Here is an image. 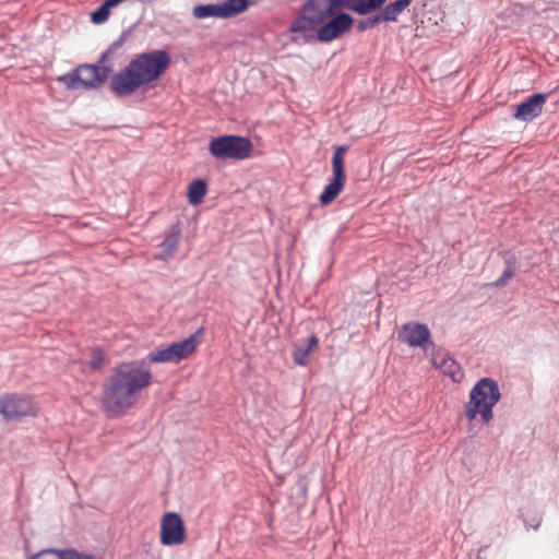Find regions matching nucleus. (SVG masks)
Listing matches in <instances>:
<instances>
[{"instance_id":"obj_4","label":"nucleus","mask_w":559,"mask_h":559,"mask_svg":"<svg viewBox=\"0 0 559 559\" xmlns=\"http://www.w3.org/2000/svg\"><path fill=\"white\" fill-rule=\"evenodd\" d=\"M501 399V393L496 380L491 378L480 379L469 393L465 415L468 420H474L480 414L485 423L493 418L492 408Z\"/></svg>"},{"instance_id":"obj_25","label":"nucleus","mask_w":559,"mask_h":559,"mask_svg":"<svg viewBox=\"0 0 559 559\" xmlns=\"http://www.w3.org/2000/svg\"><path fill=\"white\" fill-rule=\"evenodd\" d=\"M380 22H383L382 11L380 12V14H378V15L373 16L372 19L368 20V26L369 27H373L374 25H377Z\"/></svg>"},{"instance_id":"obj_14","label":"nucleus","mask_w":559,"mask_h":559,"mask_svg":"<svg viewBox=\"0 0 559 559\" xmlns=\"http://www.w3.org/2000/svg\"><path fill=\"white\" fill-rule=\"evenodd\" d=\"M203 340V329L197 330L188 338L177 342V361L189 357Z\"/></svg>"},{"instance_id":"obj_17","label":"nucleus","mask_w":559,"mask_h":559,"mask_svg":"<svg viewBox=\"0 0 559 559\" xmlns=\"http://www.w3.org/2000/svg\"><path fill=\"white\" fill-rule=\"evenodd\" d=\"M206 182L204 180L198 179L192 181L188 186V201L191 205H199L203 202V199L206 194Z\"/></svg>"},{"instance_id":"obj_16","label":"nucleus","mask_w":559,"mask_h":559,"mask_svg":"<svg viewBox=\"0 0 559 559\" xmlns=\"http://www.w3.org/2000/svg\"><path fill=\"white\" fill-rule=\"evenodd\" d=\"M160 542L164 545H175V511L167 512L162 521Z\"/></svg>"},{"instance_id":"obj_24","label":"nucleus","mask_w":559,"mask_h":559,"mask_svg":"<svg viewBox=\"0 0 559 559\" xmlns=\"http://www.w3.org/2000/svg\"><path fill=\"white\" fill-rule=\"evenodd\" d=\"M186 539V528L181 516L177 513V545L183 543Z\"/></svg>"},{"instance_id":"obj_5","label":"nucleus","mask_w":559,"mask_h":559,"mask_svg":"<svg viewBox=\"0 0 559 559\" xmlns=\"http://www.w3.org/2000/svg\"><path fill=\"white\" fill-rule=\"evenodd\" d=\"M253 145L248 138L222 135L209 143V152L216 159L242 160L251 156Z\"/></svg>"},{"instance_id":"obj_20","label":"nucleus","mask_w":559,"mask_h":559,"mask_svg":"<svg viewBox=\"0 0 559 559\" xmlns=\"http://www.w3.org/2000/svg\"><path fill=\"white\" fill-rule=\"evenodd\" d=\"M175 358V342L167 345L164 349L151 352L148 359L151 362H166Z\"/></svg>"},{"instance_id":"obj_15","label":"nucleus","mask_w":559,"mask_h":559,"mask_svg":"<svg viewBox=\"0 0 559 559\" xmlns=\"http://www.w3.org/2000/svg\"><path fill=\"white\" fill-rule=\"evenodd\" d=\"M506 267L501 274V276L496 280L491 286L495 287H503L507 285L508 281L514 275L516 269V257L510 251L507 250L502 253Z\"/></svg>"},{"instance_id":"obj_9","label":"nucleus","mask_w":559,"mask_h":559,"mask_svg":"<svg viewBox=\"0 0 559 559\" xmlns=\"http://www.w3.org/2000/svg\"><path fill=\"white\" fill-rule=\"evenodd\" d=\"M0 414L8 421L20 420L22 417L33 414V407L28 397L7 394L0 397Z\"/></svg>"},{"instance_id":"obj_10","label":"nucleus","mask_w":559,"mask_h":559,"mask_svg":"<svg viewBox=\"0 0 559 559\" xmlns=\"http://www.w3.org/2000/svg\"><path fill=\"white\" fill-rule=\"evenodd\" d=\"M399 337L402 342L412 347L424 346L427 343L435 346V344L430 342V331L424 323H405L399 333Z\"/></svg>"},{"instance_id":"obj_18","label":"nucleus","mask_w":559,"mask_h":559,"mask_svg":"<svg viewBox=\"0 0 559 559\" xmlns=\"http://www.w3.org/2000/svg\"><path fill=\"white\" fill-rule=\"evenodd\" d=\"M413 0H396L382 9L383 22H395Z\"/></svg>"},{"instance_id":"obj_22","label":"nucleus","mask_w":559,"mask_h":559,"mask_svg":"<svg viewBox=\"0 0 559 559\" xmlns=\"http://www.w3.org/2000/svg\"><path fill=\"white\" fill-rule=\"evenodd\" d=\"M31 559H68V550L44 549L35 554Z\"/></svg>"},{"instance_id":"obj_12","label":"nucleus","mask_w":559,"mask_h":559,"mask_svg":"<svg viewBox=\"0 0 559 559\" xmlns=\"http://www.w3.org/2000/svg\"><path fill=\"white\" fill-rule=\"evenodd\" d=\"M431 361L436 368L449 376L454 382H460L462 380L463 372L461 370V366L448 352L438 349L432 354Z\"/></svg>"},{"instance_id":"obj_26","label":"nucleus","mask_w":559,"mask_h":559,"mask_svg":"<svg viewBox=\"0 0 559 559\" xmlns=\"http://www.w3.org/2000/svg\"><path fill=\"white\" fill-rule=\"evenodd\" d=\"M122 0H105L104 3L108 5L109 8H112L117 4H119Z\"/></svg>"},{"instance_id":"obj_2","label":"nucleus","mask_w":559,"mask_h":559,"mask_svg":"<svg viewBox=\"0 0 559 559\" xmlns=\"http://www.w3.org/2000/svg\"><path fill=\"white\" fill-rule=\"evenodd\" d=\"M151 378V371L143 361L118 365L103 383L102 403L106 415L110 418L121 416L136 402Z\"/></svg>"},{"instance_id":"obj_11","label":"nucleus","mask_w":559,"mask_h":559,"mask_svg":"<svg viewBox=\"0 0 559 559\" xmlns=\"http://www.w3.org/2000/svg\"><path fill=\"white\" fill-rule=\"evenodd\" d=\"M547 96L545 94H534L523 103L519 104L514 112V118L521 121H532L538 117L544 108Z\"/></svg>"},{"instance_id":"obj_6","label":"nucleus","mask_w":559,"mask_h":559,"mask_svg":"<svg viewBox=\"0 0 559 559\" xmlns=\"http://www.w3.org/2000/svg\"><path fill=\"white\" fill-rule=\"evenodd\" d=\"M108 72L109 70L106 67L82 64L72 73L60 76L58 81L71 91L80 87L95 88L106 81Z\"/></svg>"},{"instance_id":"obj_21","label":"nucleus","mask_w":559,"mask_h":559,"mask_svg":"<svg viewBox=\"0 0 559 559\" xmlns=\"http://www.w3.org/2000/svg\"><path fill=\"white\" fill-rule=\"evenodd\" d=\"M108 364L106 353L102 348H94L91 353L90 367L93 371L103 369Z\"/></svg>"},{"instance_id":"obj_7","label":"nucleus","mask_w":559,"mask_h":559,"mask_svg":"<svg viewBox=\"0 0 559 559\" xmlns=\"http://www.w3.org/2000/svg\"><path fill=\"white\" fill-rule=\"evenodd\" d=\"M347 151L346 146H336L332 156V171L333 178L330 183L324 188L319 200L323 205L333 202L345 185V170H344V156Z\"/></svg>"},{"instance_id":"obj_19","label":"nucleus","mask_w":559,"mask_h":559,"mask_svg":"<svg viewBox=\"0 0 559 559\" xmlns=\"http://www.w3.org/2000/svg\"><path fill=\"white\" fill-rule=\"evenodd\" d=\"M354 12L360 15H367L380 9L386 0H354Z\"/></svg>"},{"instance_id":"obj_1","label":"nucleus","mask_w":559,"mask_h":559,"mask_svg":"<svg viewBox=\"0 0 559 559\" xmlns=\"http://www.w3.org/2000/svg\"><path fill=\"white\" fill-rule=\"evenodd\" d=\"M354 0H308L288 28L292 40L330 43L342 37L353 27L354 19L337 11L345 8L354 12Z\"/></svg>"},{"instance_id":"obj_8","label":"nucleus","mask_w":559,"mask_h":559,"mask_svg":"<svg viewBox=\"0 0 559 559\" xmlns=\"http://www.w3.org/2000/svg\"><path fill=\"white\" fill-rule=\"evenodd\" d=\"M249 8V0H224L214 4H200L193 8L197 19L218 17L229 19L245 12Z\"/></svg>"},{"instance_id":"obj_23","label":"nucleus","mask_w":559,"mask_h":559,"mask_svg":"<svg viewBox=\"0 0 559 559\" xmlns=\"http://www.w3.org/2000/svg\"><path fill=\"white\" fill-rule=\"evenodd\" d=\"M110 8L103 3L96 11L92 13V21L95 24L104 23L109 16Z\"/></svg>"},{"instance_id":"obj_27","label":"nucleus","mask_w":559,"mask_h":559,"mask_svg":"<svg viewBox=\"0 0 559 559\" xmlns=\"http://www.w3.org/2000/svg\"><path fill=\"white\" fill-rule=\"evenodd\" d=\"M367 27H369V26H368V21H361V22H359V24H358V29H359V31H365Z\"/></svg>"},{"instance_id":"obj_28","label":"nucleus","mask_w":559,"mask_h":559,"mask_svg":"<svg viewBox=\"0 0 559 559\" xmlns=\"http://www.w3.org/2000/svg\"><path fill=\"white\" fill-rule=\"evenodd\" d=\"M173 248H174L173 246H169V247H168V249L165 251V254H164L163 257H166V255H169V257H170V255H171V249H173Z\"/></svg>"},{"instance_id":"obj_3","label":"nucleus","mask_w":559,"mask_h":559,"mask_svg":"<svg viewBox=\"0 0 559 559\" xmlns=\"http://www.w3.org/2000/svg\"><path fill=\"white\" fill-rule=\"evenodd\" d=\"M171 62L165 50H153L136 55L129 64L112 76L111 91L118 96H128L138 88L158 80Z\"/></svg>"},{"instance_id":"obj_13","label":"nucleus","mask_w":559,"mask_h":559,"mask_svg":"<svg viewBox=\"0 0 559 559\" xmlns=\"http://www.w3.org/2000/svg\"><path fill=\"white\" fill-rule=\"evenodd\" d=\"M319 340L316 335L309 336L302 344L295 345L293 360L298 366H306L309 355L318 347Z\"/></svg>"}]
</instances>
